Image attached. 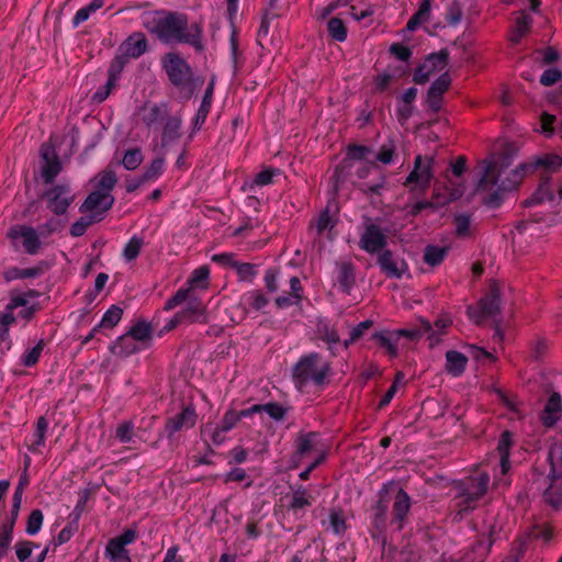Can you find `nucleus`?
Listing matches in <instances>:
<instances>
[{"mask_svg":"<svg viewBox=\"0 0 562 562\" xmlns=\"http://www.w3.org/2000/svg\"><path fill=\"white\" fill-rule=\"evenodd\" d=\"M142 22L161 43H183L191 45L196 52L204 49L202 24H189L188 16L183 13L156 11L144 14Z\"/></svg>","mask_w":562,"mask_h":562,"instance_id":"1","label":"nucleus"},{"mask_svg":"<svg viewBox=\"0 0 562 562\" xmlns=\"http://www.w3.org/2000/svg\"><path fill=\"white\" fill-rule=\"evenodd\" d=\"M331 364L318 352L302 356L292 368V381L301 393L323 391L330 382Z\"/></svg>","mask_w":562,"mask_h":562,"instance_id":"2","label":"nucleus"},{"mask_svg":"<svg viewBox=\"0 0 562 562\" xmlns=\"http://www.w3.org/2000/svg\"><path fill=\"white\" fill-rule=\"evenodd\" d=\"M490 475L486 472H476L452 483L453 507L460 518L479 506L490 490Z\"/></svg>","mask_w":562,"mask_h":562,"instance_id":"3","label":"nucleus"},{"mask_svg":"<svg viewBox=\"0 0 562 562\" xmlns=\"http://www.w3.org/2000/svg\"><path fill=\"white\" fill-rule=\"evenodd\" d=\"M561 167L562 157L557 154H546L522 162V168L529 169L530 173L536 170H542L540 184L537 191L529 199L525 200V206L540 204L546 200H553L554 195L550 187V175L557 172Z\"/></svg>","mask_w":562,"mask_h":562,"instance_id":"4","label":"nucleus"},{"mask_svg":"<svg viewBox=\"0 0 562 562\" xmlns=\"http://www.w3.org/2000/svg\"><path fill=\"white\" fill-rule=\"evenodd\" d=\"M528 173H530L529 169L522 168V164H520L517 168L513 169L508 176L502 178L503 170L498 169L496 162H490L479 181L477 189L487 191L497 186V190L491 195L488 202L491 205L496 206L501 200V192L516 189Z\"/></svg>","mask_w":562,"mask_h":562,"instance_id":"5","label":"nucleus"},{"mask_svg":"<svg viewBox=\"0 0 562 562\" xmlns=\"http://www.w3.org/2000/svg\"><path fill=\"white\" fill-rule=\"evenodd\" d=\"M162 68L171 85L186 92L187 98H191L195 86L193 70L188 61L178 53H168L162 57Z\"/></svg>","mask_w":562,"mask_h":562,"instance_id":"6","label":"nucleus"},{"mask_svg":"<svg viewBox=\"0 0 562 562\" xmlns=\"http://www.w3.org/2000/svg\"><path fill=\"white\" fill-rule=\"evenodd\" d=\"M501 313V296L497 288H492L490 293L482 297L477 304L467 307V315L475 325H482L485 319L493 318L495 321V331L493 339L495 341L503 340V333L499 327V321L495 317Z\"/></svg>","mask_w":562,"mask_h":562,"instance_id":"7","label":"nucleus"},{"mask_svg":"<svg viewBox=\"0 0 562 562\" xmlns=\"http://www.w3.org/2000/svg\"><path fill=\"white\" fill-rule=\"evenodd\" d=\"M549 485L543 491V499L552 507L562 503V445H554L549 451Z\"/></svg>","mask_w":562,"mask_h":562,"instance_id":"8","label":"nucleus"},{"mask_svg":"<svg viewBox=\"0 0 562 562\" xmlns=\"http://www.w3.org/2000/svg\"><path fill=\"white\" fill-rule=\"evenodd\" d=\"M435 158L432 156L423 157L417 155L414 160V168L407 176L404 184H415L422 191L427 190L430 187V182L434 178L432 167Z\"/></svg>","mask_w":562,"mask_h":562,"instance_id":"9","label":"nucleus"},{"mask_svg":"<svg viewBox=\"0 0 562 562\" xmlns=\"http://www.w3.org/2000/svg\"><path fill=\"white\" fill-rule=\"evenodd\" d=\"M7 237L15 243L22 239V247L27 255H36L41 250V236L33 226L16 224L9 228Z\"/></svg>","mask_w":562,"mask_h":562,"instance_id":"10","label":"nucleus"},{"mask_svg":"<svg viewBox=\"0 0 562 562\" xmlns=\"http://www.w3.org/2000/svg\"><path fill=\"white\" fill-rule=\"evenodd\" d=\"M44 198L47 201V207L55 215H63L67 212L70 204L75 201V194L68 184L60 183L53 186L45 191Z\"/></svg>","mask_w":562,"mask_h":562,"instance_id":"11","label":"nucleus"},{"mask_svg":"<svg viewBox=\"0 0 562 562\" xmlns=\"http://www.w3.org/2000/svg\"><path fill=\"white\" fill-rule=\"evenodd\" d=\"M198 422V414L193 405H188L172 417L166 419L165 432L171 438L176 432L193 428Z\"/></svg>","mask_w":562,"mask_h":562,"instance_id":"12","label":"nucleus"},{"mask_svg":"<svg viewBox=\"0 0 562 562\" xmlns=\"http://www.w3.org/2000/svg\"><path fill=\"white\" fill-rule=\"evenodd\" d=\"M386 244L387 237L379 225L373 223L366 225L359 241L361 249L368 254H378L385 249Z\"/></svg>","mask_w":562,"mask_h":562,"instance_id":"13","label":"nucleus"},{"mask_svg":"<svg viewBox=\"0 0 562 562\" xmlns=\"http://www.w3.org/2000/svg\"><path fill=\"white\" fill-rule=\"evenodd\" d=\"M395 483L393 481L383 484L382 488L379 491L378 496L379 499L372 506V526L378 531H384L386 528L387 513H389V499L387 494L390 492V487Z\"/></svg>","mask_w":562,"mask_h":562,"instance_id":"14","label":"nucleus"},{"mask_svg":"<svg viewBox=\"0 0 562 562\" xmlns=\"http://www.w3.org/2000/svg\"><path fill=\"white\" fill-rule=\"evenodd\" d=\"M114 204V196L112 194L103 193L102 191H92L82 205L80 206L81 213H90V214H102V218L104 214L112 207Z\"/></svg>","mask_w":562,"mask_h":562,"instance_id":"15","label":"nucleus"},{"mask_svg":"<svg viewBox=\"0 0 562 562\" xmlns=\"http://www.w3.org/2000/svg\"><path fill=\"white\" fill-rule=\"evenodd\" d=\"M378 254V265L387 278L401 279L407 271L406 262L396 259L390 249H383Z\"/></svg>","mask_w":562,"mask_h":562,"instance_id":"16","label":"nucleus"},{"mask_svg":"<svg viewBox=\"0 0 562 562\" xmlns=\"http://www.w3.org/2000/svg\"><path fill=\"white\" fill-rule=\"evenodd\" d=\"M412 507V501L406 491L400 487L394 496L392 506L391 524L396 526V529L402 530Z\"/></svg>","mask_w":562,"mask_h":562,"instance_id":"17","label":"nucleus"},{"mask_svg":"<svg viewBox=\"0 0 562 562\" xmlns=\"http://www.w3.org/2000/svg\"><path fill=\"white\" fill-rule=\"evenodd\" d=\"M562 416V397L558 392H553L548 398L544 408L540 414V420L543 426L553 427Z\"/></svg>","mask_w":562,"mask_h":562,"instance_id":"18","label":"nucleus"},{"mask_svg":"<svg viewBox=\"0 0 562 562\" xmlns=\"http://www.w3.org/2000/svg\"><path fill=\"white\" fill-rule=\"evenodd\" d=\"M147 40L144 33H132L121 45L120 52L127 58H138L147 50Z\"/></svg>","mask_w":562,"mask_h":562,"instance_id":"19","label":"nucleus"},{"mask_svg":"<svg viewBox=\"0 0 562 562\" xmlns=\"http://www.w3.org/2000/svg\"><path fill=\"white\" fill-rule=\"evenodd\" d=\"M142 122L148 127H153L154 125L164 121L168 115V105L167 103H151L145 104L140 109Z\"/></svg>","mask_w":562,"mask_h":562,"instance_id":"20","label":"nucleus"},{"mask_svg":"<svg viewBox=\"0 0 562 562\" xmlns=\"http://www.w3.org/2000/svg\"><path fill=\"white\" fill-rule=\"evenodd\" d=\"M514 445L513 432L509 430H505L501 434L497 442V453L499 456V467L501 473L503 475L507 474L510 469L509 454L510 449Z\"/></svg>","mask_w":562,"mask_h":562,"instance_id":"21","label":"nucleus"},{"mask_svg":"<svg viewBox=\"0 0 562 562\" xmlns=\"http://www.w3.org/2000/svg\"><path fill=\"white\" fill-rule=\"evenodd\" d=\"M491 550L490 543H486L484 535L464 551L460 562H484Z\"/></svg>","mask_w":562,"mask_h":562,"instance_id":"22","label":"nucleus"},{"mask_svg":"<svg viewBox=\"0 0 562 562\" xmlns=\"http://www.w3.org/2000/svg\"><path fill=\"white\" fill-rule=\"evenodd\" d=\"M140 350L138 342L127 334L119 337L110 347L112 355L120 358H127Z\"/></svg>","mask_w":562,"mask_h":562,"instance_id":"23","label":"nucleus"},{"mask_svg":"<svg viewBox=\"0 0 562 562\" xmlns=\"http://www.w3.org/2000/svg\"><path fill=\"white\" fill-rule=\"evenodd\" d=\"M241 303L247 311L260 312L269 305L270 300L262 290H251L241 297Z\"/></svg>","mask_w":562,"mask_h":562,"instance_id":"24","label":"nucleus"},{"mask_svg":"<svg viewBox=\"0 0 562 562\" xmlns=\"http://www.w3.org/2000/svg\"><path fill=\"white\" fill-rule=\"evenodd\" d=\"M213 91H214V80L212 79L204 92V97H203L200 108L195 114V117L193 121L194 130H200L201 126L206 121V117H207L211 106H212Z\"/></svg>","mask_w":562,"mask_h":562,"instance_id":"25","label":"nucleus"},{"mask_svg":"<svg viewBox=\"0 0 562 562\" xmlns=\"http://www.w3.org/2000/svg\"><path fill=\"white\" fill-rule=\"evenodd\" d=\"M468 358L456 350L446 352V370L453 376H460L467 368Z\"/></svg>","mask_w":562,"mask_h":562,"instance_id":"26","label":"nucleus"},{"mask_svg":"<svg viewBox=\"0 0 562 562\" xmlns=\"http://www.w3.org/2000/svg\"><path fill=\"white\" fill-rule=\"evenodd\" d=\"M337 282L344 293H349L356 282L355 267L350 261H344L338 266Z\"/></svg>","mask_w":562,"mask_h":562,"instance_id":"27","label":"nucleus"},{"mask_svg":"<svg viewBox=\"0 0 562 562\" xmlns=\"http://www.w3.org/2000/svg\"><path fill=\"white\" fill-rule=\"evenodd\" d=\"M503 530V525L498 521L497 516L493 514H487L486 519L484 520L483 533L486 540V543H490V547L499 539L501 532Z\"/></svg>","mask_w":562,"mask_h":562,"instance_id":"28","label":"nucleus"},{"mask_svg":"<svg viewBox=\"0 0 562 562\" xmlns=\"http://www.w3.org/2000/svg\"><path fill=\"white\" fill-rule=\"evenodd\" d=\"M372 339H374L379 344L380 347L385 348L387 353L392 358L397 357V355H398L397 346H396L397 339H396L393 330L376 331L372 335Z\"/></svg>","mask_w":562,"mask_h":562,"instance_id":"29","label":"nucleus"},{"mask_svg":"<svg viewBox=\"0 0 562 562\" xmlns=\"http://www.w3.org/2000/svg\"><path fill=\"white\" fill-rule=\"evenodd\" d=\"M95 190L97 191H102L104 194L108 193V194H111V191L114 189L116 182H117V177H116V173L110 169V168H106L104 170H102L101 172H99L95 178Z\"/></svg>","mask_w":562,"mask_h":562,"instance_id":"30","label":"nucleus"},{"mask_svg":"<svg viewBox=\"0 0 562 562\" xmlns=\"http://www.w3.org/2000/svg\"><path fill=\"white\" fill-rule=\"evenodd\" d=\"M317 437H318V434L315 431L300 434L296 438L295 456L299 459H302L304 456H306L311 451H314L316 449L315 440Z\"/></svg>","mask_w":562,"mask_h":562,"instance_id":"31","label":"nucleus"},{"mask_svg":"<svg viewBox=\"0 0 562 562\" xmlns=\"http://www.w3.org/2000/svg\"><path fill=\"white\" fill-rule=\"evenodd\" d=\"M181 117L178 115L166 117L162 130V143L175 142L181 136Z\"/></svg>","mask_w":562,"mask_h":562,"instance_id":"32","label":"nucleus"},{"mask_svg":"<svg viewBox=\"0 0 562 562\" xmlns=\"http://www.w3.org/2000/svg\"><path fill=\"white\" fill-rule=\"evenodd\" d=\"M126 334L133 337V339L137 342L147 344L153 338V328L149 323L145 321H138L130 328Z\"/></svg>","mask_w":562,"mask_h":562,"instance_id":"33","label":"nucleus"},{"mask_svg":"<svg viewBox=\"0 0 562 562\" xmlns=\"http://www.w3.org/2000/svg\"><path fill=\"white\" fill-rule=\"evenodd\" d=\"M316 334L329 347L340 341L339 335L326 319H318L316 323Z\"/></svg>","mask_w":562,"mask_h":562,"instance_id":"34","label":"nucleus"},{"mask_svg":"<svg viewBox=\"0 0 562 562\" xmlns=\"http://www.w3.org/2000/svg\"><path fill=\"white\" fill-rule=\"evenodd\" d=\"M102 221V214H89L86 216H81L77 222H75L70 227V235L74 237H80L86 232L87 228L94 224Z\"/></svg>","mask_w":562,"mask_h":562,"instance_id":"35","label":"nucleus"},{"mask_svg":"<svg viewBox=\"0 0 562 562\" xmlns=\"http://www.w3.org/2000/svg\"><path fill=\"white\" fill-rule=\"evenodd\" d=\"M448 249L435 245H428L424 251V261L431 267L440 265L447 256Z\"/></svg>","mask_w":562,"mask_h":562,"instance_id":"36","label":"nucleus"},{"mask_svg":"<svg viewBox=\"0 0 562 562\" xmlns=\"http://www.w3.org/2000/svg\"><path fill=\"white\" fill-rule=\"evenodd\" d=\"M204 305L198 299H192L188 302V305L184 310L180 311L183 314V317L189 323H194L200 319L204 314Z\"/></svg>","mask_w":562,"mask_h":562,"instance_id":"37","label":"nucleus"},{"mask_svg":"<svg viewBox=\"0 0 562 562\" xmlns=\"http://www.w3.org/2000/svg\"><path fill=\"white\" fill-rule=\"evenodd\" d=\"M312 496L308 494L307 490L300 485L292 495L291 502L289 504V508L293 510L302 509L304 507H308L312 505Z\"/></svg>","mask_w":562,"mask_h":562,"instance_id":"38","label":"nucleus"},{"mask_svg":"<svg viewBox=\"0 0 562 562\" xmlns=\"http://www.w3.org/2000/svg\"><path fill=\"white\" fill-rule=\"evenodd\" d=\"M334 226H335V222L329 214L328 206L325 210H323L318 214L316 220L314 222H312L310 225V227L312 229L315 228L317 236H321L326 229H331Z\"/></svg>","mask_w":562,"mask_h":562,"instance_id":"39","label":"nucleus"},{"mask_svg":"<svg viewBox=\"0 0 562 562\" xmlns=\"http://www.w3.org/2000/svg\"><path fill=\"white\" fill-rule=\"evenodd\" d=\"M327 31L329 36L337 42H345L347 38V27L339 18H331L327 22Z\"/></svg>","mask_w":562,"mask_h":562,"instance_id":"40","label":"nucleus"},{"mask_svg":"<svg viewBox=\"0 0 562 562\" xmlns=\"http://www.w3.org/2000/svg\"><path fill=\"white\" fill-rule=\"evenodd\" d=\"M105 553L113 562H132L128 550L114 541L108 542Z\"/></svg>","mask_w":562,"mask_h":562,"instance_id":"41","label":"nucleus"},{"mask_svg":"<svg viewBox=\"0 0 562 562\" xmlns=\"http://www.w3.org/2000/svg\"><path fill=\"white\" fill-rule=\"evenodd\" d=\"M61 170L59 157H53L49 161H45L42 166V178L46 184L53 183L55 178Z\"/></svg>","mask_w":562,"mask_h":562,"instance_id":"42","label":"nucleus"},{"mask_svg":"<svg viewBox=\"0 0 562 562\" xmlns=\"http://www.w3.org/2000/svg\"><path fill=\"white\" fill-rule=\"evenodd\" d=\"M165 159L157 157L151 160L150 165L144 170L142 177L146 182L157 180L164 172Z\"/></svg>","mask_w":562,"mask_h":562,"instance_id":"43","label":"nucleus"},{"mask_svg":"<svg viewBox=\"0 0 562 562\" xmlns=\"http://www.w3.org/2000/svg\"><path fill=\"white\" fill-rule=\"evenodd\" d=\"M123 310L117 305H112L102 316L99 325L101 328H113L121 321Z\"/></svg>","mask_w":562,"mask_h":562,"instance_id":"44","label":"nucleus"},{"mask_svg":"<svg viewBox=\"0 0 562 562\" xmlns=\"http://www.w3.org/2000/svg\"><path fill=\"white\" fill-rule=\"evenodd\" d=\"M329 527L336 535H341L347 529V524L344 515V510L340 508H334L329 513Z\"/></svg>","mask_w":562,"mask_h":562,"instance_id":"45","label":"nucleus"},{"mask_svg":"<svg viewBox=\"0 0 562 562\" xmlns=\"http://www.w3.org/2000/svg\"><path fill=\"white\" fill-rule=\"evenodd\" d=\"M424 63H429V70L432 74L441 71L446 68L448 63V53L440 50L439 53L430 54Z\"/></svg>","mask_w":562,"mask_h":562,"instance_id":"46","label":"nucleus"},{"mask_svg":"<svg viewBox=\"0 0 562 562\" xmlns=\"http://www.w3.org/2000/svg\"><path fill=\"white\" fill-rule=\"evenodd\" d=\"M144 245L143 238L133 236L123 249V256L127 261L136 259Z\"/></svg>","mask_w":562,"mask_h":562,"instance_id":"47","label":"nucleus"},{"mask_svg":"<svg viewBox=\"0 0 562 562\" xmlns=\"http://www.w3.org/2000/svg\"><path fill=\"white\" fill-rule=\"evenodd\" d=\"M143 162V154L139 148L128 149L122 159V164L127 170H135Z\"/></svg>","mask_w":562,"mask_h":562,"instance_id":"48","label":"nucleus"},{"mask_svg":"<svg viewBox=\"0 0 562 562\" xmlns=\"http://www.w3.org/2000/svg\"><path fill=\"white\" fill-rule=\"evenodd\" d=\"M209 276H210V269L207 266L199 267L198 269L193 270V272L189 279L190 286L191 288H193V286L206 288Z\"/></svg>","mask_w":562,"mask_h":562,"instance_id":"49","label":"nucleus"},{"mask_svg":"<svg viewBox=\"0 0 562 562\" xmlns=\"http://www.w3.org/2000/svg\"><path fill=\"white\" fill-rule=\"evenodd\" d=\"M450 85V75L448 72H443L431 83L428 92L442 97V94L449 89Z\"/></svg>","mask_w":562,"mask_h":562,"instance_id":"50","label":"nucleus"},{"mask_svg":"<svg viewBox=\"0 0 562 562\" xmlns=\"http://www.w3.org/2000/svg\"><path fill=\"white\" fill-rule=\"evenodd\" d=\"M63 227L61 221L55 217H50L46 223L38 226L36 229L41 238H47L52 234L59 232Z\"/></svg>","mask_w":562,"mask_h":562,"instance_id":"51","label":"nucleus"},{"mask_svg":"<svg viewBox=\"0 0 562 562\" xmlns=\"http://www.w3.org/2000/svg\"><path fill=\"white\" fill-rule=\"evenodd\" d=\"M234 269L240 281H252L256 276V266L252 263L237 261Z\"/></svg>","mask_w":562,"mask_h":562,"instance_id":"52","label":"nucleus"},{"mask_svg":"<svg viewBox=\"0 0 562 562\" xmlns=\"http://www.w3.org/2000/svg\"><path fill=\"white\" fill-rule=\"evenodd\" d=\"M44 346V340L41 339L31 350L25 352L22 358V363L29 368L35 366L38 362Z\"/></svg>","mask_w":562,"mask_h":562,"instance_id":"53","label":"nucleus"},{"mask_svg":"<svg viewBox=\"0 0 562 562\" xmlns=\"http://www.w3.org/2000/svg\"><path fill=\"white\" fill-rule=\"evenodd\" d=\"M127 59L128 58L125 57V55L123 54L115 56L108 68V77L119 81L120 76L127 63Z\"/></svg>","mask_w":562,"mask_h":562,"instance_id":"54","label":"nucleus"},{"mask_svg":"<svg viewBox=\"0 0 562 562\" xmlns=\"http://www.w3.org/2000/svg\"><path fill=\"white\" fill-rule=\"evenodd\" d=\"M134 436V424L131 420L121 423L115 430V438L121 442H131Z\"/></svg>","mask_w":562,"mask_h":562,"instance_id":"55","label":"nucleus"},{"mask_svg":"<svg viewBox=\"0 0 562 562\" xmlns=\"http://www.w3.org/2000/svg\"><path fill=\"white\" fill-rule=\"evenodd\" d=\"M43 513L40 509H33L27 518L26 532L35 535L40 531L43 524Z\"/></svg>","mask_w":562,"mask_h":562,"instance_id":"56","label":"nucleus"},{"mask_svg":"<svg viewBox=\"0 0 562 562\" xmlns=\"http://www.w3.org/2000/svg\"><path fill=\"white\" fill-rule=\"evenodd\" d=\"M260 413L266 412L274 420H283L286 414L285 408L278 403L259 404Z\"/></svg>","mask_w":562,"mask_h":562,"instance_id":"57","label":"nucleus"},{"mask_svg":"<svg viewBox=\"0 0 562 562\" xmlns=\"http://www.w3.org/2000/svg\"><path fill=\"white\" fill-rule=\"evenodd\" d=\"M190 291H191V289H183V288L179 289L171 297H169L166 301L164 310L171 311L175 307H177L178 305L186 302L189 297Z\"/></svg>","mask_w":562,"mask_h":562,"instance_id":"58","label":"nucleus"},{"mask_svg":"<svg viewBox=\"0 0 562 562\" xmlns=\"http://www.w3.org/2000/svg\"><path fill=\"white\" fill-rule=\"evenodd\" d=\"M372 325H373V322L370 321V319H367V321H363V322L359 323L357 326H355L350 330V337H349L348 340L345 341V346L348 347L350 344H353L357 340H359L364 335V333L370 327H372Z\"/></svg>","mask_w":562,"mask_h":562,"instance_id":"59","label":"nucleus"},{"mask_svg":"<svg viewBox=\"0 0 562 562\" xmlns=\"http://www.w3.org/2000/svg\"><path fill=\"white\" fill-rule=\"evenodd\" d=\"M117 80L108 77V81L104 86L100 87L94 94L92 100L97 103H101L108 99L112 90L116 87Z\"/></svg>","mask_w":562,"mask_h":562,"instance_id":"60","label":"nucleus"},{"mask_svg":"<svg viewBox=\"0 0 562 562\" xmlns=\"http://www.w3.org/2000/svg\"><path fill=\"white\" fill-rule=\"evenodd\" d=\"M201 432H202V435H205V434L210 435L213 443L216 446H220L225 441L224 434L227 431L222 430L220 425H217L216 427H213L211 424H207L202 427Z\"/></svg>","mask_w":562,"mask_h":562,"instance_id":"61","label":"nucleus"},{"mask_svg":"<svg viewBox=\"0 0 562 562\" xmlns=\"http://www.w3.org/2000/svg\"><path fill=\"white\" fill-rule=\"evenodd\" d=\"M549 350V341L544 338H538L531 345V358L535 361H540L544 358Z\"/></svg>","mask_w":562,"mask_h":562,"instance_id":"62","label":"nucleus"},{"mask_svg":"<svg viewBox=\"0 0 562 562\" xmlns=\"http://www.w3.org/2000/svg\"><path fill=\"white\" fill-rule=\"evenodd\" d=\"M47 428H48L47 419L44 416L38 417L36 420V424H35V431H34L35 440H34L33 445H35L36 447L44 445Z\"/></svg>","mask_w":562,"mask_h":562,"instance_id":"63","label":"nucleus"},{"mask_svg":"<svg viewBox=\"0 0 562 562\" xmlns=\"http://www.w3.org/2000/svg\"><path fill=\"white\" fill-rule=\"evenodd\" d=\"M279 270L270 268L265 272L263 281L268 293H276L279 290L278 284Z\"/></svg>","mask_w":562,"mask_h":562,"instance_id":"64","label":"nucleus"}]
</instances>
